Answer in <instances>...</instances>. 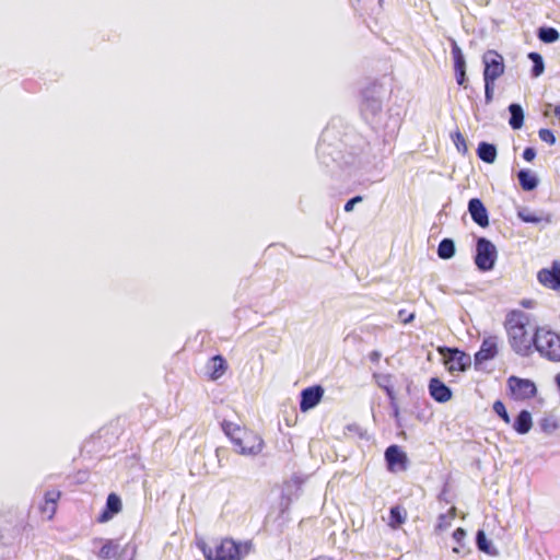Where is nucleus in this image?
<instances>
[{
    "instance_id": "f257e3e1",
    "label": "nucleus",
    "mask_w": 560,
    "mask_h": 560,
    "mask_svg": "<svg viewBox=\"0 0 560 560\" xmlns=\"http://www.w3.org/2000/svg\"><path fill=\"white\" fill-rule=\"evenodd\" d=\"M221 427L241 455L256 456L261 453L265 442L254 430L242 428L230 421H223Z\"/></svg>"
},
{
    "instance_id": "f03ea898",
    "label": "nucleus",
    "mask_w": 560,
    "mask_h": 560,
    "mask_svg": "<svg viewBox=\"0 0 560 560\" xmlns=\"http://www.w3.org/2000/svg\"><path fill=\"white\" fill-rule=\"evenodd\" d=\"M505 329L512 349L522 357H528L533 351V336L526 328V316L520 311L511 312L505 319Z\"/></svg>"
},
{
    "instance_id": "7ed1b4c3",
    "label": "nucleus",
    "mask_w": 560,
    "mask_h": 560,
    "mask_svg": "<svg viewBox=\"0 0 560 560\" xmlns=\"http://www.w3.org/2000/svg\"><path fill=\"white\" fill-rule=\"evenodd\" d=\"M206 560H242L250 549V544L236 542L232 538H223L213 547L206 542L198 544Z\"/></svg>"
},
{
    "instance_id": "20e7f679",
    "label": "nucleus",
    "mask_w": 560,
    "mask_h": 560,
    "mask_svg": "<svg viewBox=\"0 0 560 560\" xmlns=\"http://www.w3.org/2000/svg\"><path fill=\"white\" fill-rule=\"evenodd\" d=\"M485 102L490 104L493 101L495 81L504 73L505 65L501 54L489 49L482 55Z\"/></svg>"
},
{
    "instance_id": "39448f33",
    "label": "nucleus",
    "mask_w": 560,
    "mask_h": 560,
    "mask_svg": "<svg viewBox=\"0 0 560 560\" xmlns=\"http://www.w3.org/2000/svg\"><path fill=\"white\" fill-rule=\"evenodd\" d=\"M385 90L382 84L373 82L361 92L360 113L362 118L373 125L382 112Z\"/></svg>"
},
{
    "instance_id": "423d86ee",
    "label": "nucleus",
    "mask_w": 560,
    "mask_h": 560,
    "mask_svg": "<svg viewBox=\"0 0 560 560\" xmlns=\"http://www.w3.org/2000/svg\"><path fill=\"white\" fill-rule=\"evenodd\" d=\"M533 345L542 358L560 362V335L557 332L538 327L533 335Z\"/></svg>"
},
{
    "instance_id": "0eeeda50",
    "label": "nucleus",
    "mask_w": 560,
    "mask_h": 560,
    "mask_svg": "<svg viewBox=\"0 0 560 560\" xmlns=\"http://www.w3.org/2000/svg\"><path fill=\"white\" fill-rule=\"evenodd\" d=\"M498 258V250L495 245L485 236H479L476 240V253L474 257L477 269L481 272L491 271Z\"/></svg>"
},
{
    "instance_id": "6e6552de",
    "label": "nucleus",
    "mask_w": 560,
    "mask_h": 560,
    "mask_svg": "<svg viewBox=\"0 0 560 560\" xmlns=\"http://www.w3.org/2000/svg\"><path fill=\"white\" fill-rule=\"evenodd\" d=\"M444 364L450 372H465L471 365V358L457 348L444 347L440 350Z\"/></svg>"
},
{
    "instance_id": "1a4fd4ad",
    "label": "nucleus",
    "mask_w": 560,
    "mask_h": 560,
    "mask_svg": "<svg viewBox=\"0 0 560 560\" xmlns=\"http://www.w3.org/2000/svg\"><path fill=\"white\" fill-rule=\"evenodd\" d=\"M508 384L514 398L517 400L528 399L537 394V387L530 380L510 376Z\"/></svg>"
},
{
    "instance_id": "9d476101",
    "label": "nucleus",
    "mask_w": 560,
    "mask_h": 560,
    "mask_svg": "<svg viewBox=\"0 0 560 560\" xmlns=\"http://www.w3.org/2000/svg\"><path fill=\"white\" fill-rule=\"evenodd\" d=\"M385 462L387 469L392 472L405 471L407 469L408 457L400 446L393 444L385 450Z\"/></svg>"
},
{
    "instance_id": "9b49d317",
    "label": "nucleus",
    "mask_w": 560,
    "mask_h": 560,
    "mask_svg": "<svg viewBox=\"0 0 560 560\" xmlns=\"http://www.w3.org/2000/svg\"><path fill=\"white\" fill-rule=\"evenodd\" d=\"M538 281L552 290L560 289V261L553 260L550 268H544L537 273Z\"/></svg>"
},
{
    "instance_id": "f8f14e48",
    "label": "nucleus",
    "mask_w": 560,
    "mask_h": 560,
    "mask_svg": "<svg viewBox=\"0 0 560 560\" xmlns=\"http://www.w3.org/2000/svg\"><path fill=\"white\" fill-rule=\"evenodd\" d=\"M324 389L319 385L306 387L301 393L300 410L306 412L319 404Z\"/></svg>"
},
{
    "instance_id": "ddd939ff",
    "label": "nucleus",
    "mask_w": 560,
    "mask_h": 560,
    "mask_svg": "<svg viewBox=\"0 0 560 560\" xmlns=\"http://www.w3.org/2000/svg\"><path fill=\"white\" fill-rule=\"evenodd\" d=\"M468 212L471 220L480 228L489 226V212L479 198H471L468 201Z\"/></svg>"
},
{
    "instance_id": "4468645a",
    "label": "nucleus",
    "mask_w": 560,
    "mask_h": 560,
    "mask_svg": "<svg viewBox=\"0 0 560 560\" xmlns=\"http://www.w3.org/2000/svg\"><path fill=\"white\" fill-rule=\"evenodd\" d=\"M498 353L497 337H488L482 340L479 350L475 353L474 362L477 368L481 363L492 360Z\"/></svg>"
},
{
    "instance_id": "2eb2a0df",
    "label": "nucleus",
    "mask_w": 560,
    "mask_h": 560,
    "mask_svg": "<svg viewBox=\"0 0 560 560\" xmlns=\"http://www.w3.org/2000/svg\"><path fill=\"white\" fill-rule=\"evenodd\" d=\"M60 498L61 492L59 490H49L45 493L44 502L39 506V511L43 517L48 521L54 518Z\"/></svg>"
},
{
    "instance_id": "dca6fc26",
    "label": "nucleus",
    "mask_w": 560,
    "mask_h": 560,
    "mask_svg": "<svg viewBox=\"0 0 560 560\" xmlns=\"http://www.w3.org/2000/svg\"><path fill=\"white\" fill-rule=\"evenodd\" d=\"M429 393L440 404L446 402L452 398V389L439 377H432L429 381Z\"/></svg>"
},
{
    "instance_id": "f3484780",
    "label": "nucleus",
    "mask_w": 560,
    "mask_h": 560,
    "mask_svg": "<svg viewBox=\"0 0 560 560\" xmlns=\"http://www.w3.org/2000/svg\"><path fill=\"white\" fill-rule=\"evenodd\" d=\"M122 510L121 499L115 492L108 494L105 509L97 517L98 523H106Z\"/></svg>"
},
{
    "instance_id": "a211bd4d",
    "label": "nucleus",
    "mask_w": 560,
    "mask_h": 560,
    "mask_svg": "<svg viewBox=\"0 0 560 560\" xmlns=\"http://www.w3.org/2000/svg\"><path fill=\"white\" fill-rule=\"evenodd\" d=\"M513 430L520 434H527L533 427V418L528 410L522 409L511 422Z\"/></svg>"
},
{
    "instance_id": "6ab92c4d",
    "label": "nucleus",
    "mask_w": 560,
    "mask_h": 560,
    "mask_svg": "<svg viewBox=\"0 0 560 560\" xmlns=\"http://www.w3.org/2000/svg\"><path fill=\"white\" fill-rule=\"evenodd\" d=\"M517 179L521 188L525 191H533L539 184L537 175L528 168L520 170L517 172Z\"/></svg>"
},
{
    "instance_id": "aec40b11",
    "label": "nucleus",
    "mask_w": 560,
    "mask_h": 560,
    "mask_svg": "<svg viewBox=\"0 0 560 560\" xmlns=\"http://www.w3.org/2000/svg\"><path fill=\"white\" fill-rule=\"evenodd\" d=\"M477 156L485 163L492 164L497 160L498 150L493 143L481 141L477 148Z\"/></svg>"
},
{
    "instance_id": "412c9836",
    "label": "nucleus",
    "mask_w": 560,
    "mask_h": 560,
    "mask_svg": "<svg viewBox=\"0 0 560 560\" xmlns=\"http://www.w3.org/2000/svg\"><path fill=\"white\" fill-rule=\"evenodd\" d=\"M373 378L377 386L382 388L389 400L393 402L395 400V390L393 385V376L390 374H384V373H373Z\"/></svg>"
},
{
    "instance_id": "4be33fe9",
    "label": "nucleus",
    "mask_w": 560,
    "mask_h": 560,
    "mask_svg": "<svg viewBox=\"0 0 560 560\" xmlns=\"http://www.w3.org/2000/svg\"><path fill=\"white\" fill-rule=\"evenodd\" d=\"M517 217L525 223L538 224L545 221L547 224H549L551 222L550 215L542 217L541 213H536L527 207L518 208Z\"/></svg>"
},
{
    "instance_id": "5701e85b",
    "label": "nucleus",
    "mask_w": 560,
    "mask_h": 560,
    "mask_svg": "<svg viewBox=\"0 0 560 560\" xmlns=\"http://www.w3.org/2000/svg\"><path fill=\"white\" fill-rule=\"evenodd\" d=\"M510 113L509 125L513 130H518L524 125V109L518 103H511L508 107Z\"/></svg>"
},
{
    "instance_id": "b1692460",
    "label": "nucleus",
    "mask_w": 560,
    "mask_h": 560,
    "mask_svg": "<svg viewBox=\"0 0 560 560\" xmlns=\"http://www.w3.org/2000/svg\"><path fill=\"white\" fill-rule=\"evenodd\" d=\"M226 369H228V364H226L225 359L222 355L218 354V355L212 357L210 360V366H209L210 378L213 381L220 378L225 373Z\"/></svg>"
},
{
    "instance_id": "393cba45",
    "label": "nucleus",
    "mask_w": 560,
    "mask_h": 560,
    "mask_svg": "<svg viewBox=\"0 0 560 560\" xmlns=\"http://www.w3.org/2000/svg\"><path fill=\"white\" fill-rule=\"evenodd\" d=\"M456 245L453 238L444 237L438 245L436 254L439 258L448 260L455 256Z\"/></svg>"
},
{
    "instance_id": "a878e982",
    "label": "nucleus",
    "mask_w": 560,
    "mask_h": 560,
    "mask_svg": "<svg viewBox=\"0 0 560 560\" xmlns=\"http://www.w3.org/2000/svg\"><path fill=\"white\" fill-rule=\"evenodd\" d=\"M406 510L400 505H394L389 509L388 526L397 529L406 522Z\"/></svg>"
},
{
    "instance_id": "bb28decb",
    "label": "nucleus",
    "mask_w": 560,
    "mask_h": 560,
    "mask_svg": "<svg viewBox=\"0 0 560 560\" xmlns=\"http://www.w3.org/2000/svg\"><path fill=\"white\" fill-rule=\"evenodd\" d=\"M119 553V545L117 541L113 539H107L104 541L100 551L97 552V557L102 560H110L118 556Z\"/></svg>"
},
{
    "instance_id": "cd10ccee",
    "label": "nucleus",
    "mask_w": 560,
    "mask_h": 560,
    "mask_svg": "<svg viewBox=\"0 0 560 560\" xmlns=\"http://www.w3.org/2000/svg\"><path fill=\"white\" fill-rule=\"evenodd\" d=\"M476 546L481 552L490 556L497 555L495 548L493 547L491 540L487 538V535L482 529H478L476 533Z\"/></svg>"
},
{
    "instance_id": "c85d7f7f",
    "label": "nucleus",
    "mask_w": 560,
    "mask_h": 560,
    "mask_svg": "<svg viewBox=\"0 0 560 560\" xmlns=\"http://www.w3.org/2000/svg\"><path fill=\"white\" fill-rule=\"evenodd\" d=\"M527 58L532 61L533 66L530 69V77L536 79L540 77L545 71V61L539 52L530 51Z\"/></svg>"
},
{
    "instance_id": "c756f323",
    "label": "nucleus",
    "mask_w": 560,
    "mask_h": 560,
    "mask_svg": "<svg viewBox=\"0 0 560 560\" xmlns=\"http://www.w3.org/2000/svg\"><path fill=\"white\" fill-rule=\"evenodd\" d=\"M537 37L545 44H553L560 38V33L551 26H540L537 30Z\"/></svg>"
},
{
    "instance_id": "7c9ffc66",
    "label": "nucleus",
    "mask_w": 560,
    "mask_h": 560,
    "mask_svg": "<svg viewBox=\"0 0 560 560\" xmlns=\"http://www.w3.org/2000/svg\"><path fill=\"white\" fill-rule=\"evenodd\" d=\"M451 47L454 61V70L466 69L465 56L455 39H451Z\"/></svg>"
},
{
    "instance_id": "2f4dec72",
    "label": "nucleus",
    "mask_w": 560,
    "mask_h": 560,
    "mask_svg": "<svg viewBox=\"0 0 560 560\" xmlns=\"http://www.w3.org/2000/svg\"><path fill=\"white\" fill-rule=\"evenodd\" d=\"M455 515H456V509L455 508H452L450 510V515L448 514H440L439 518H438V523L435 525V530L436 532H443L446 528H448L451 526V520L454 518Z\"/></svg>"
},
{
    "instance_id": "473e14b6",
    "label": "nucleus",
    "mask_w": 560,
    "mask_h": 560,
    "mask_svg": "<svg viewBox=\"0 0 560 560\" xmlns=\"http://www.w3.org/2000/svg\"><path fill=\"white\" fill-rule=\"evenodd\" d=\"M493 412L506 424H511L512 419L506 410L505 405L501 400H495L492 406Z\"/></svg>"
},
{
    "instance_id": "72a5a7b5",
    "label": "nucleus",
    "mask_w": 560,
    "mask_h": 560,
    "mask_svg": "<svg viewBox=\"0 0 560 560\" xmlns=\"http://www.w3.org/2000/svg\"><path fill=\"white\" fill-rule=\"evenodd\" d=\"M539 427L542 432H545L547 434H551L552 432H555L558 429V422L555 417L548 416V417H544L539 421Z\"/></svg>"
},
{
    "instance_id": "f704fd0d",
    "label": "nucleus",
    "mask_w": 560,
    "mask_h": 560,
    "mask_svg": "<svg viewBox=\"0 0 560 560\" xmlns=\"http://www.w3.org/2000/svg\"><path fill=\"white\" fill-rule=\"evenodd\" d=\"M451 137L457 151L462 154H466L468 152V148L463 133L459 130H456L451 135Z\"/></svg>"
},
{
    "instance_id": "c9c22d12",
    "label": "nucleus",
    "mask_w": 560,
    "mask_h": 560,
    "mask_svg": "<svg viewBox=\"0 0 560 560\" xmlns=\"http://www.w3.org/2000/svg\"><path fill=\"white\" fill-rule=\"evenodd\" d=\"M538 136L541 141L548 143V144H555L556 143V137L553 132L550 129L541 128L538 131Z\"/></svg>"
},
{
    "instance_id": "e433bc0d",
    "label": "nucleus",
    "mask_w": 560,
    "mask_h": 560,
    "mask_svg": "<svg viewBox=\"0 0 560 560\" xmlns=\"http://www.w3.org/2000/svg\"><path fill=\"white\" fill-rule=\"evenodd\" d=\"M454 72H455V79H456L457 84L460 86L467 88L466 83H467L468 79L466 75V69L454 70Z\"/></svg>"
},
{
    "instance_id": "4c0bfd02",
    "label": "nucleus",
    "mask_w": 560,
    "mask_h": 560,
    "mask_svg": "<svg viewBox=\"0 0 560 560\" xmlns=\"http://www.w3.org/2000/svg\"><path fill=\"white\" fill-rule=\"evenodd\" d=\"M466 537V530L462 527H458L456 528L454 532H453V539L458 544V545H463L464 542V539Z\"/></svg>"
},
{
    "instance_id": "58836bf2",
    "label": "nucleus",
    "mask_w": 560,
    "mask_h": 560,
    "mask_svg": "<svg viewBox=\"0 0 560 560\" xmlns=\"http://www.w3.org/2000/svg\"><path fill=\"white\" fill-rule=\"evenodd\" d=\"M398 317L404 324H409L415 319L413 313H407L405 310L398 312Z\"/></svg>"
},
{
    "instance_id": "ea45409f",
    "label": "nucleus",
    "mask_w": 560,
    "mask_h": 560,
    "mask_svg": "<svg viewBox=\"0 0 560 560\" xmlns=\"http://www.w3.org/2000/svg\"><path fill=\"white\" fill-rule=\"evenodd\" d=\"M536 158V150L533 147H526L523 151V159L532 162Z\"/></svg>"
},
{
    "instance_id": "a19ab883",
    "label": "nucleus",
    "mask_w": 560,
    "mask_h": 560,
    "mask_svg": "<svg viewBox=\"0 0 560 560\" xmlns=\"http://www.w3.org/2000/svg\"><path fill=\"white\" fill-rule=\"evenodd\" d=\"M381 357H382V353L377 350H374L372 351L370 354H369V359L371 362L373 363H378L380 360H381Z\"/></svg>"
},
{
    "instance_id": "79ce46f5",
    "label": "nucleus",
    "mask_w": 560,
    "mask_h": 560,
    "mask_svg": "<svg viewBox=\"0 0 560 560\" xmlns=\"http://www.w3.org/2000/svg\"><path fill=\"white\" fill-rule=\"evenodd\" d=\"M362 200H363V198H362L361 196H353V197H352V208H353L357 203L361 202Z\"/></svg>"
},
{
    "instance_id": "37998d69",
    "label": "nucleus",
    "mask_w": 560,
    "mask_h": 560,
    "mask_svg": "<svg viewBox=\"0 0 560 560\" xmlns=\"http://www.w3.org/2000/svg\"><path fill=\"white\" fill-rule=\"evenodd\" d=\"M555 381H556L558 389L560 390V372L556 375Z\"/></svg>"
},
{
    "instance_id": "c03bdc74",
    "label": "nucleus",
    "mask_w": 560,
    "mask_h": 560,
    "mask_svg": "<svg viewBox=\"0 0 560 560\" xmlns=\"http://www.w3.org/2000/svg\"><path fill=\"white\" fill-rule=\"evenodd\" d=\"M312 560H332L331 558L327 557V556H319L317 558H314Z\"/></svg>"
},
{
    "instance_id": "a18cd8bd",
    "label": "nucleus",
    "mask_w": 560,
    "mask_h": 560,
    "mask_svg": "<svg viewBox=\"0 0 560 560\" xmlns=\"http://www.w3.org/2000/svg\"><path fill=\"white\" fill-rule=\"evenodd\" d=\"M345 210H346L347 212H349V211H350V200H348V201L346 202V205H345Z\"/></svg>"
},
{
    "instance_id": "49530a36",
    "label": "nucleus",
    "mask_w": 560,
    "mask_h": 560,
    "mask_svg": "<svg viewBox=\"0 0 560 560\" xmlns=\"http://www.w3.org/2000/svg\"><path fill=\"white\" fill-rule=\"evenodd\" d=\"M394 413H395V416H398V407L397 406L394 407Z\"/></svg>"
},
{
    "instance_id": "de8ad7c7",
    "label": "nucleus",
    "mask_w": 560,
    "mask_h": 560,
    "mask_svg": "<svg viewBox=\"0 0 560 560\" xmlns=\"http://www.w3.org/2000/svg\"><path fill=\"white\" fill-rule=\"evenodd\" d=\"M453 552H456V553H457V552H459V549H458L457 547H454V548H453Z\"/></svg>"
}]
</instances>
